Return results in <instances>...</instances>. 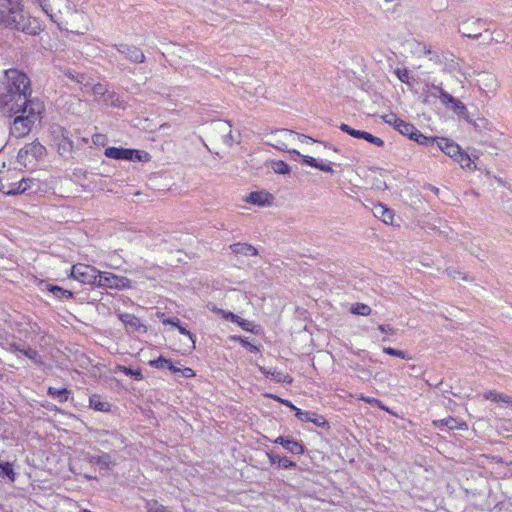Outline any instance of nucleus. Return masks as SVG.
I'll return each mask as SVG.
<instances>
[{
	"mask_svg": "<svg viewBox=\"0 0 512 512\" xmlns=\"http://www.w3.org/2000/svg\"><path fill=\"white\" fill-rule=\"evenodd\" d=\"M31 82L28 76L18 69H8L0 85V112L13 117L30 103Z\"/></svg>",
	"mask_w": 512,
	"mask_h": 512,
	"instance_id": "nucleus-1",
	"label": "nucleus"
},
{
	"mask_svg": "<svg viewBox=\"0 0 512 512\" xmlns=\"http://www.w3.org/2000/svg\"><path fill=\"white\" fill-rule=\"evenodd\" d=\"M0 24L29 35H37L42 30L36 18L24 13L19 0H0Z\"/></svg>",
	"mask_w": 512,
	"mask_h": 512,
	"instance_id": "nucleus-2",
	"label": "nucleus"
},
{
	"mask_svg": "<svg viewBox=\"0 0 512 512\" xmlns=\"http://www.w3.org/2000/svg\"><path fill=\"white\" fill-rule=\"evenodd\" d=\"M44 112V104L38 99L30 100V103L25 105L18 114L14 115L15 118L10 126V133L16 138L26 136L32 126L40 121Z\"/></svg>",
	"mask_w": 512,
	"mask_h": 512,
	"instance_id": "nucleus-3",
	"label": "nucleus"
},
{
	"mask_svg": "<svg viewBox=\"0 0 512 512\" xmlns=\"http://www.w3.org/2000/svg\"><path fill=\"white\" fill-rule=\"evenodd\" d=\"M90 20L87 14L78 10H71L62 21L63 30L75 34H84L89 30Z\"/></svg>",
	"mask_w": 512,
	"mask_h": 512,
	"instance_id": "nucleus-4",
	"label": "nucleus"
},
{
	"mask_svg": "<svg viewBox=\"0 0 512 512\" xmlns=\"http://www.w3.org/2000/svg\"><path fill=\"white\" fill-rule=\"evenodd\" d=\"M69 0H48L47 6H43V11L62 28V21L72 10Z\"/></svg>",
	"mask_w": 512,
	"mask_h": 512,
	"instance_id": "nucleus-5",
	"label": "nucleus"
},
{
	"mask_svg": "<svg viewBox=\"0 0 512 512\" xmlns=\"http://www.w3.org/2000/svg\"><path fill=\"white\" fill-rule=\"evenodd\" d=\"M100 271L86 264H75L71 268V277L85 285L97 286Z\"/></svg>",
	"mask_w": 512,
	"mask_h": 512,
	"instance_id": "nucleus-6",
	"label": "nucleus"
},
{
	"mask_svg": "<svg viewBox=\"0 0 512 512\" xmlns=\"http://www.w3.org/2000/svg\"><path fill=\"white\" fill-rule=\"evenodd\" d=\"M97 287L123 290L131 287V281L111 272H100Z\"/></svg>",
	"mask_w": 512,
	"mask_h": 512,
	"instance_id": "nucleus-7",
	"label": "nucleus"
},
{
	"mask_svg": "<svg viewBox=\"0 0 512 512\" xmlns=\"http://www.w3.org/2000/svg\"><path fill=\"white\" fill-rule=\"evenodd\" d=\"M484 26L485 23L481 19H468L460 25L459 32L464 37L480 39Z\"/></svg>",
	"mask_w": 512,
	"mask_h": 512,
	"instance_id": "nucleus-8",
	"label": "nucleus"
},
{
	"mask_svg": "<svg viewBox=\"0 0 512 512\" xmlns=\"http://www.w3.org/2000/svg\"><path fill=\"white\" fill-rule=\"evenodd\" d=\"M113 47L132 63L140 64L145 62L146 57L144 53L136 46L128 44H114Z\"/></svg>",
	"mask_w": 512,
	"mask_h": 512,
	"instance_id": "nucleus-9",
	"label": "nucleus"
},
{
	"mask_svg": "<svg viewBox=\"0 0 512 512\" xmlns=\"http://www.w3.org/2000/svg\"><path fill=\"white\" fill-rule=\"evenodd\" d=\"M294 138L295 133L291 130H277L272 133V138L268 144L280 151H285L287 150L288 142Z\"/></svg>",
	"mask_w": 512,
	"mask_h": 512,
	"instance_id": "nucleus-10",
	"label": "nucleus"
},
{
	"mask_svg": "<svg viewBox=\"0 0 512 512\" xmlns=\"http://www.w3.org/2000/svg\"><path fill=\"white\" fill-rule=\"evenodd\" d=\"M88 87H91V91L94 96L102 98L105 103L111 104L113 106L119 105V98L116 96L114 92L108 91L107 87L104 84H90Z\"/></svg>",
	"mask_w": 512,
	"mask_h": 512,
	"instance_id": "nucleus-11",
	"label": "nucleus"
},
{
	"mask_svg": "<svg viewBox=\"0 0 512 512\" xmlns=\"http://www.w3.org/2000/svg\"><path fill=\"white\" fill-rule=\"evenodd\" d=\"M46 153V148L38 141L26 144L18 152L19 158H25L31 155L34 159L42 158Z\"/></svg>",
	"mask_w": 512,
	"mask_h": 512,
	"instance_id": "nucleus-12",
	"label": "nucleus"
},
{
	"mask_svg": "<svg viewBox=\"0 0 512 512\" xmlns=\"http://www.w3.org/2000/svg\"><path fill=\"white\" fill-rule=\"evenodd\" d=\"M478 83L480 88L487 94H495L498 89V80L491 73H482L479 76Z\"/></svg>",
	"mask_w": 512,
	"mask_h": 512,
	"instance_id": "nucleus-13",
	"label": "nucleus"
},
{
	"mask_svg": "<svg viewBox=\"0 0 512 512\" xmlns=\"http://www.w3.org/2000/svg\"><path fill=\"white\" fill-rule=\"evenodd\" d=\"M295 416L301 421L312 422L318 427L328 426L327 420L323 416L318 415L314 412L302 411L300 409H296Z\"/></svg>",
	"mask_w": 512,
	"mask_h": 512,
	"instance_id": "nucleus-14",
	"label": "nucleus"
},
{
	"mask_svg": "<svg viewBox=\"0 0 512 512\" xmlns=\"http://www.w3.org/2000/svg\"><path fill=\"white\" fill-rule=\"evenodd\" d=\"M436 147L453 159L461 151V148L458 144L447 138H438V140H436Z\"/></svg>",
	"mask_w": 512,
	"mask_h": 512,
	"instance_id": "nucleus-15",
	"label": "nucleus"
},
{
	"mask_svg": "<svg viewBox=\"0 0 512 512\" xmlns=\"http://www.w3.org/2000/svg\"><path fill=\"white\" fill-rule=\"evenodd\" d=\"M133 151L127 148L108 147L104 151L107 158L115 160H133Z\"/></svg>",
	"mask_w": 512,
	"mask_h": 512,
	"instance_id": "nucleus-16",
	"label": "nucleus"
},
{
	"mask_svg": "<svg viewBox=\"0 0 512 512\" xmlns=\"http://www.w3.org/2000/svg\"><path fill=\"white\" fill-rule=\"evenodd\" d=\"M55 133H58L60 137L57 142L58 152L61 155L70 153L73 149V142L68 137L66 130L62 127H59Z\"/></svg>",
	"mask_w": 512,
	"mask_h": 512,
	"instance_id": "nucleus-17",
	"label": "nucleus"
},
{
	"mask_svg": "<svg viewBox=\"0 0 512 512\" xmlns=\"http://www.w3.org/2000/svg\"><path fill=\"white\" fill-rule=\"evenodd\" d=\"M215 130L221 134L222 141L227 146H232L234 139L232 136L231 125L225 121H219L215 124Z\"/></svg>",
	"mask_w": 512,
	"mask_h": 512,
	"instance_id": "nucleus-18",
	"label": "nucleus"
},
{
	"mask_svg": "<svg viewBox=\"0 0 512 512\" xmlns=\"http://www.w3.org/2000/svg\"><path fill=\"white\" fill-rule=\"evenodd\" d=\"M259 370L266 377L270 376L274 381H276L278 383L290 384L292 382V378L288 374H286V373H284L282 371H278L276 369L268 370V369H266L265 367H262V366H259Z\"/></svg>",
	"mask_w": 512,
	"mask_h": 512,
	"instance_id": "nucleus-19",
	"label": "nucleus"
},
{
	"mask_svg": "<svg viewBox=\"0 0 512 512\" xmlns=\"http://www.w3.org/2000/svg\"><path fill=\"white\" fill-rule=\"evenodd\" d=\"M89 462L91 464L98 465L101 469H110L114 465V462L108 453L91 455L89 457Z\"/></svg>",
	"mask_w": 512,
	"mask_h": 512,
	"instance_id": "nucleus-20",
	"label": "nucleus"
},
{
	"mask_svg": "<svg viewBox=\"0 0 512 512\" xmlns=\"http://www.w3.org/2000/svg\"><path fill=\"white\" fill-rule=\"evenodd\" d=\"M374 215L385 224H392L394 213L383 204H378L374 207Z\"/></svg>",
	"mask_w": 512,
	"mask_h": 512,
	"instance_id": "nucleus-21",
	"label": "nucleus"
},
{
	"mask_svg": "<svg viewBox=\"0 0 512 512\" xmlns=\"http://www.w3.org/2000/svg\"><path fill=\"white\" fill-rule=\"evenodd\" d=\"M269 198L270 195L266 192H251L246 198V202L257 206H265L270 204Z\"/></svg>",
	"mask_w": 512,
	"mask_h": 512,
	"instance_id": "nucleus-22",
	"label": "nucleus"
},
{
	"mask_svg": "<svg viewBox=\"0 0 512 512\" xmlns=\"http://www.w3.org/2000/svg\"><path fill=\"white\" fill-rule=\"evenodd\" d=\"M33 179L23 178L21 181L11 184L10 190L7 192L8 195H15L24 193L31 188Z\"/></svg>",
	"mask_w": 512,
	"mask_h": 512,
	"instance_id": "nucleus-23",
	"label": "nucleus"
},
{
	"mask_svg": "<svg viewBox=\"0 0 512 512\" xmlns=\"http://www.w3.org/2000/svg\"><path fill=\"white\" fill-rule=\"evenodd\" d=\"M433 424L436 427L445 426L450 430L464 429L466 427V424L464 422H459L457 419H455L453 417L435 420V421H433Z\"/></svg>",
	"mask_w": 512,
	"mask_h": 512,
	"instance_id": "nucleus-24",
	"label": "nucleus"
},
{
	"mask_svg": "<svg viewBox=\"0 0 512 512\" xmlns=\"http://www.w3.org/2000/svg\"><path fill=\"white\" fill-rule=\"evenodd\" d=\"M231 250L236 254H242L245 256H256L258 251L255 247L245 243H236L230 246Z\"/></svg>",
	"mask_w": 512,
	"mask_h": 512,
	"instance_id": "nucleus-25",
	"label": "nucleus"
},
{
	"mask_svg": "<svg viewBox=\"0 0 512 512\" xmlns=\"http://www.w3.org/2000/svg\"><path fill=\"white\" fill-rule=\"evenodd\" d=\"M410 139L411 140H414L415 142H417L418 144L420 145H424V146H431L433 147L434 145H436V140H438V138H435V137H427L425 135H423L419 130H417L415 128V130L413 131V135L410 136Z\"/></svg>",
	"mask_w": 512,
	"mask_h": 512,
	"instance_id": "nucleus-26",
	"label": "nucleus"
},
{
	"mask_svg": "<svg viewBox=\"0 0 512 512\" xmlns=\"http://www.w3.org/2000/svg\"><path fill=\"white\" fill-rule=\"evenodd\" d=\"M47 393L51 398L64 403L68 400L70 391L66 388L49 387Z\"/></svg>",
	"mask_w": 512,
	"mask_h": 512,
	"instance_id": "nucleus-27",
	"label": "nucleus"
},
{
	"mask_svg": "<svg viewBox=\"0 0 512 512\" xmlns=\"http://www.w3.org/2000/svg\"><path fill=\"white\" fill-rule=\"evenodd\" d=\"M120 319L126 325V327L132 330H139L142 327L140 320L133 314H122Z\"/></svg>",
	"mask_w": 512,
	"mask_h": 512,
	"instance_id": "nucleus-28",
	"label": "nucleus"
},
{
	"mask_svg": "<svg viewBox=\"0 0 512 512\" xmlns=\"http://www.w3.org/2000/svg\"><path fill=\"white\" fill-rule=\"evenodd\" d=\"M302 157H303V162L309 166H312V167L317 168L324 172H330V173L334 172L330 165L320 163L317 159H315L311 156H302Z\"/></svg>",
	"mask_w": 512,
	"mask_h": 512,
	"instance_id": "nucleus-29",
	"label": "nucleus"
},
{
	"mask_svg": "<svg viewBox=\"0 0 512 512\" xmlns=\"http://www.w3.org/2000/svg\"><path fill=\"white\" fill-rule=\"evenodd\" d=\"M63 74L66 77L70 78L72 81H75V82L83 85L84 87H87L90 85V83L86 81V77L84 74L77 73L76 71L71 70V69L63 70Z\"/></svg>",
	"mask_w": 512,
	"mask_h": 512,
	"instance_id": "nucleus-30",
	"label": "nucleus"
},
{
	"mask_svg": "<svg viewBox=\"0 0 512 512\" xmlns=\"http://www.w3.org/2000/svg\"><path fill=\"white\" fill-rule=\"evenodd\" d=\"M394 128L402 135L408 136L409 138L413 135V131L415 130V126L413 124L402 119L399 122H396V127Z\"/></svg>",
	"mask_w": 512,
	"mask_h": 512,
	"instance_id": "nucleus-31",
	"label": "nucleus"
},
{
	"mask_svg": "<svg viewBox=\"0 0 512 512\" xmlns=\"http://www.w3.org/2000/svg\"><path fill=\"white\" fill-rule=\"evenodd\" d=\"M284 448L292 454L300 455L304 452V447L301 443L288 439L285 441Z\"/></svg>",
	"mask_w": 512,
	"mask_h": 512,
	"instance_id": "nucleus-32",
	"label": "nucleus"
},
{
	"mask_svg": "<svg viewBox=\"0 0 512 512\" xmlns=\"http://www.w3.org/2000/svg\"><path fill=\"white\" fill-rule=\"evenodd\" d=\"M350 312L355 315L368 316L371 314L372 309L369 305L364 303H355L351 306Z\"/></svg>",
	"mask_w": 512,
	"mask_h": 512,
	"instance_id": "nucleus-33",
	"label": "nucleus"
},
{
	"mask_svg": "<svg viewBox=\"0 0 512 512\" xmlns=\"http://www.w3.org/2000/svg\"><path fill=\"white\" fill-rule=\"evenodd\" d=\"M48 290L53 293L57 298H72L73 293L70 290L63 289L62 287L56 285H47Z\"/></svg>",
	"mask_w": 512,
	"mask_h": 512,
	"instance_id": "nucleus-34",
	"label": "nucleus"
},
{
	"mask_svg": "<svg viewBox=\"0 0 512 512\" xmlns=\"http://www.w3.org/2000/svg\"><path fill=\"white\" fill-rule=\"evenodd\" d=\"M506 39L505 33L503 31H492L489 33V38L485 42L487 45L493 43H504Z\"/></svg>",
	"mask_w": 512,
	"mask_h": 512,
	"instance_id": "nucleus-35",
	"label": "nucleus"
},
{
	"mask_svg": "<svg viewBox=\"0 0 512 512\" xmlns=\"http://www.w3.org/2000/svg\"><path fill=\"white\" fill-rule=\"evenodd\" d=\"M395 75L397 76V78L402 82V83H405L407 85H411V77H410V72L408 69L406 68H396L395 71H394Z\"/></svg>",
	"mask_w": 512,
	"mask_h": 512,
	"instance_id": "nucleus-36",
	"label": "nucleus"
},
{
	"mask_svg": "<svg viewBox=\"0 0 512 512\" xmlns=\"http://www.w3.org/2000/svg\"><path fill=\"white\" fill-rule=\"evenodd\" d=\"M454 160L458 162L462 168H469L471 166V159L469 155L462 150L457 154Z\"/></svg>",
	"mask_w": 512,
	"mask_h": 512,
	"instance_id": "nucleus-37",
	"label": "nucleus"
},
{
	"mask_svg": "<svg viewBox=\"0 0 512 512\" xmlns=\"http://www.w3.org/2000/svg\"><path fill=\"white\" fill-rule=\"evenodd\" d=\"M272 168L277 174H288L290 172L288 164L281 160L273 162Z\"/></svg>",
	"mask_w": 512,
	"mask_h": 512,
	"instance_id": "nucleus-38",
	"label": "nucleus"
},
{
	"mask_svg": "<svg viewBox=\"0 0 512 512\" xmlns=\"http://www.w3.org/2000/svg\"><path fill=\"white\" fill-rule=\"evenodd\" d=\"M361 134H362V136H360V138L366 140L369 143H372L379 147L384 145V141L381 138L376 137V136L372 135L371 133L362 131Z\"/></svg>",
	"mask_w": 512,
	"mask_h": 512,
	"instance_id": "nucleus-39",
	"label": "nucleus"
},
{
	"mask_svg": "<svg viewBox=\"0 0 512 512\" xmlns=\"http://www.w3.org/2000/svg\"><path fill=\"white\" fill-rule=\"evenodd\" d=\"M445 273H446L450 278H452V279H454V280H455V279H457V278H460V279H462V280H464V281H468V280H470V279H469V276H468L467 274H465V273H463V272H461L460 270H457V269H455V268H447V269L445 270Z\"/></svg>",
	"mask_w": 512,
	"mask_h": 512,
	"instance_id": "nucleus-40",
	"label": "nucleus"
},
{
	"mask_svg": "<svg viewBox=\"0 0 512 512\" xmlns=\"http://www.w3.org/2000/svg\"><path fill=\"white\" fill-rule=\"evenodd\" d=\"M449 109L453 110L458 115L463 116L466 120H468V110L463 102L460 100L455 103L454 106H450Z\"/></svg>",
	"mask_w": 512,
	"mask_h": 512,
	"instance_id": "nucleus-41",
	"label": "nucleus"
},
{
	"mask_svg": "<svg viewBox=\"0 0 512 512\" xmlns=\"http://www.w3.org/2000/svg\"><path fill=\"white\" fill-rule=\"evenodd\" d=\"M118 370L123 372L126 376H132L135 380H141L143 378L140 370H133L125 366H119Z\"/></svg>",
	"mask_w": 512,
	"mask_h": 512,
	"instance_id": "nucleus-42",
	"label": "nucleus"
},
{
	"mask_svg": "<svg viewBox=\"0 0 512 512\" xmlns=\"http://www.w3.org/2000/svg\"><path fill=\"white\" fill-rule=\"evenodd\" d=\"M383 352L388 354V355H391V356L399 357L401 359H410V357H408L406 352H404L402 350H397V349L392 348V347H384L383 348Z\"/></svg>",
	"mask_w": 512,
	"mask_h": 512,
	"instance_id": "nucleus-43",
	"label": "nucleus"
},
{
	"mask_svg": "<svg viewBox=\"0 0 512 512\" xmlns=\"http://www.w3.org/2000/svg\"><path fill=\"white\" fill-rule=\"evenodd\" d=\"M170 362H171L170 360L160 356L159 358L150 361L149 364L152 367L162 369V368H168V366L170 365Z\"/></svg>",
	"mask_w": 512,
	"mask_h": 512,
	"instance_id": "nucleus-44",
	"label": "nucleus"
},
{
	"mask_svg": "<svg viewBox=\"0 0 512 512\" xmlns=\"http://www.w3.org/2000/svg\"><path fill=\"white\" fill-rule=\"evenodd\" d=\"M340 130L349 134L350 136L354 137V138H360V136H362L361 134V130H356L354 128H351L349 125L347 124H344L342 123L340 126H339Z\"/></svg>",
	"mask_w": 512,
	"mask_h": 512,
	"instance_id": "nucleus-45",
	"label": "nucleus"
},
{
	"mask_svg": "<svg viewBox=\"0 0 512 512\" xmlns=\"http://www.w3.org/2000/svg\"><path fill=\"white\" fill-rule=\"evenodd\" d=\"M133 151V160H137L140 162H147L150 159V155L145 151H140L136 149H131Z\"/></svg>",
	"mask_w": 512,
	"mask_h": 512,
	"instance_id": "nucleus-46",
	"label": "nucleus"
},
{
	"mask_svg": "<svg viewBox=\"0 0 512 512\" xmlns=\"http://www.w3.org/2000/svg\"><path fill=\"white\" fill-rule=\"evenodd\" d=\"M277 464L279 467L284 469H289L296 466V463L291 461L289 458L280 456L277 458Z\"/></svg>",
	"mask_w": 512,
	"mask_h": 512,
	"instance_id": "nucleus-47",
	"label": "nucleus"
},
{
	"mask_svg": "<svg viewBox=\"0 0 512 512\" xmlns=\"http://www.w3.org/2000/svg\"><path fill=\"white\" fill-rule=\"evenodd\" d=\"M20 353H22L24 356L28 357L29 359H32L34 361H37L38 360V353L36 350L30 348V347H27V348H22V349H17Z\"/></svg>",
	"mask_w": 512,
	"mask_h": 512,
	"instance_id": "nucleus-48",
	"label": "nucleus"
},
{
	"mask_svg": "<svg viewBox=\"0 0 512 512\" xmlns=\"http://www.w3.org/2000/svg\"><path fill=\"white\" fill-rule=\"evenodd\" d=\"M0 469H1V473L3 475H6L10 478H14V471H13V468H12V465L8 462H5V463H0Z\"/></svg>",
	"mask_w": 512,
	"mask_h": 512,
	"instance_id": "nucleus-49",
	"label": "nucleus"
},
{
	"mask_svg": "<svg viewBox=\"0 0 512 512\" xmlns=\"http://www.w3.org/2000/svg\"><path fill=\"white\" fill-rule=\"evenodd\" d=\"M90 404L97 411H108L109 409V404L106 402L91 399Z\"/></svg>",
	"mask_w": 512,
	"mask_h": 512,
	"instance_id": "nucleus-50",
	"label": "nucleus"
},
{
	"mask_svg": "<svg viewBox=\"0 0 512 512\" xmlns=\"http://www.w3.org/2000/svg\"><path fill=\"white\" fill-rule=\"evenodd\" d=\"M454 98L451 94H449L448 92H441V97L439 98V100L441 101V103L446 106L447 108H449L451 102H454Z\"/></svg>",
	"mask_w": 512,
	"mask_h": 512,
	"instance_id": "nucleus-51",
	"label": "nucleus"
},
{
	"mask_svg": "<svg viewBox=\"0 0 512 512\" xmlns=\"http://www.w3.org/2000/svg\"><path fill=\"white\" fill-rule=\"evenodd\" d=\"M382 119L385 123H387L393 127H396V122H399L401 120V119L397 118V116L395 114H392V113L383 115Z\"/></svg>",
	"mask_w": 512,
	"mask_h": 512,
	"instance_id": "nucleus-52",
	"label": "nucleus"
},
{
	"mask_svg": "<svg viewBox=\"0 0 512 512\" xmlns=\"http://www.w3.org/2000/svg\"><path fill=\"white\" fill-rule=\"evenodd\" d=\"M177 329L180 334L185 335L189 338V340L192 342V347L195 348V336L187 330L185 327L181 326L180 324L177 326Z\"/></svg>",
	"mask_w": 512,
	"mask_h": 512,
	"instance_id": "nucleus-53",
	"label": "nucleus"
},
{
	"mask_svg": "<svg viewBox=\"0 0 512 512\" xmlns=\"http://www.w3.org/2000/svg\"><path fill=\"white\" fill-rule=\"evenodd\" d=\"M500 395L499 392L497 391H494V390H489V391H486L484 394H483V397L486 399V400H489V401H492V402H496L498 403V396Z\"/></svg>",
	"mask_w": 512,
	"mask_h": 512,
	"instance_id": "nucleus-54",
	"label": "nucleus"
},
{
	"mask_svg": "<svg viewBox=\"0 0 512 512\" xmlns=\"http://www.w3.org/2000/svg\"><path fill=\"white\" fill-rule=\"evenodd\" d=\"M430 89V95L438 99L441 97V92H446L442 87L434 84L431 85Z\"/></svg>",
	"mask_w": 512,
	"mask_h": 512,
	"instance_id": "nucleus-55",
	"label": "nucleus"
},
{
	"mask_svg": "<svg viewBox=\"0 0 512 512\" xmlns=\"http://www.w3.org/2000/svg\"><path fill=\"white\" fill-rule=\"evenodd\" d=\"M498 403L501 405L512 406V397H510L506 394L500 393V395L498 396Z\"/></svg>",
	"mask_w": 512,
	"mask_h": 512,
	"instance_id": "nucleus-56",
	"label": "nucleus"
},
{
	"mask_svg": "<svg viewBox=\"0 0 512 512\" xmlns=\"http://www.w3.org/2000/svg\"><path fill=\"white\" fill-rule=\"evenodd\" d=\"M358 399L359 400H362L368 404H371V405H379L380 404V401L374 397H367V396H364L363 394H360L358 396Z\"/></svg>",
	"mask_w": 512,
	"mask_h": 512,
	"instance_id": "nucleus-57",
	"label": "nucleus"
},
{
	"mask_svg": "<svg viewBox=\"0 0 512 512\" xmlns=\"http://www.w3.org/2000/svg\"><path fill=\"white\" fill-rule=\"evenodd\" d=\"M295 137L298 138V140L302 143H314L316 142L315 139L307 136V135H304V134H298V133H295Z\"/></svg>",
	"mask_w": 512,
	"mask_h": 512,
	"instance_id": "nucleus-58",
	"label": "nucleus"
},
{
	"mask_svg": "<svg viewBox=\"0 0 512 512\" xmlns=\"http://www.w3.org/2000/svg\"><path fill=\"white\" fill-rule=\"evenodd\" d=\"M180 375L184 378H192L195 376L194 371L191 368H181Z\"/></svg>",
	"mask_w": 512,
	"mask_h": 512,
	"instance_id": "nucleus-59",
	"label": "nucleus"
},
{
	"mask_svg": "<svg viewBox=\"0 0 512 512\" xmlns=\"http://www.w3.org/2000/svg\"><path fill=\"white\" fill-rule=\"evenodd\" d=\"M225 318H230L232 320V322H235V323H238L240 324L241 326H243L246 330H249L247 327H246V323L245 322H240L239 321V317L234 315L233 313L229 312L225 315Z\"/></svg>",
	"mask_w": 512,
	"mask_h": 512,
	"instance_id": "nucleus-60",
	"label": "nucleus"
},
{
	"mask_svg": "<svg viewBox=\"0 0 512 512\" xmlns=\"http://www.w3.org/2000/svg\"><path fill=\"white\" fill-rule=\"evenodd\" d=\"M92 140L94 144H104L106 137L103 134H95L93 135Z\"/></svg>",
	"mask_w": 512,
	"mask_h": 512,
	"instance_id": "nucleus-61",
	"label": "nucleus"
},
{
	"mask_svg": "<svg viewBox=\"0 0 512 512\" xmlns=\"http://www.w3.org/2000/svg\"><path fill=\"white\" fill-rule=\"evenodd\" d=\"M378 330L381 331L382 333H389V334L395 333V330L392 327H390L389 325L380 324L378 326Z\"/></svg>",
	"mask_w": 512,
	"mask_h": 512,
	"instance_id": "nucleus-62",
	"label": "nucleus"
},
{
	"mask_svg": "<svg viewBox=\"0 0 512 512\" xmlns=\"http://www.w3.org/2000/svg\"><path fill=\"white\" fill-rule=\"evenodd\" d=\"M162 322H163V324H169V325L175 326L176 328L180 324V320L177 317L167 318V319H164Z\"/></svg>",
	"mask_w": 512,
	"mask_h": 512,
	"instance_id": "nucleus-63",
	"label": "nucleus"
},
{
	"mask_svg": "<svg viewBox=\"0 0 512 512\" xmlns=\"http://www.w3.org/2000/svg\"><path fill=\"white\" fill-rule=\"evenodd\" d=\"M241 343L243 346L247 347L250 352H257L259 351L258 347L248 342L246 339H241Z\"/></svg>",
	"mask_w": 512,
	"mask_h": 512,
	"instance_id": "nucleus-64",
	"label": "nucleus"
}]
</instances>
